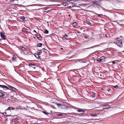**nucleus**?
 <instances>
[{
  "instance_id": "1",
  "label": "nucleus",
  "mask_w": 124,
  "mask_h": 124,
  "mask_svg": "<svg viewBox=\"0 0 124 124\" xmlns=\"http://www.w3.org/2000/svg\"><path fill=\"white\" fill-rule=\"evenodd\" d=\"M116 44L117 45L121 47H122L123 46V43L121 41L117 40L115 42Z\"/></svg>"
},
{
  "instance_id": "2",
  "label": "nucleus",
  "mask_w": 124,
  "mask_h": 124,
  "mask_svg": "<svg viewBox=\"0 0 124 124\" xmlns=\"http://www.w3.org/2000/svg\"><path fill=\"white\" fill-rule=\"evenodd\" d=\"M105 57L104 56H101L100 58H98L97 59V61L100 62H104L105 60Z\"/></svg>"
},
{
  "instance_id": "3",
  "label": "nucleus",
  "mask_w": 124,
  "mask_h": 124,
  "mask_svg": "<svg viewBox=\"0 0 124 124\" xmlns=\"http://www.w3.org/2000/svg\"><path fill=\"white\" fill-rule=\"evenodd\" d=\"M0 35L2 39L4 40H5L6 39V36L2 32H0Z\"/></svg>"
},
{
  "instance_id": "4",
  "label": "nucleus",
  "mask_w": 124,
  "mask_h": 124,
  "mask_svg": "<svg viewBox=\"0 0 124 124\" xmlns=\"http://www.w3.org/2000/svg\"><path fill=\"white\" fill-rule=\"evenodd\" d=\"M110 107L109 105L106 104L103 106L102 108L103 109H108L110 108Z\"/></svg>"
},
{
  "instance_id": "5",
  "label": "nucleus",
  "mask_w": 124,
  "mask_h": 124,
  "mask_svg": "<svg viewBox=\"0 0 124 124\" xmlns=\"http://www.w3.org/2000/svg\"><path fill=\"white\" fill-rule=\"evenodd\" d=\"M0 87L3 88L5 90L9 89L7 86L4 85H0Z\"/></svg>"
},
{
  "instance_id": "6",
  "label": "nucleus",
  "mask_w": 124,
  "mask_h": 124,
  "mask_svg": "<svg viewBox=\"0 0 124 124\" xmlns=\"http://www.w3.org/2000/svg\"><path fill=\"white\" fill-rule=\"evenodd\" d=\"M80 113V114H83L85 112V111L82 110V109H79L77 110Z\"/></svg>"
},
{
  "instance_id": "7",
  "label": "nucleus",
  "mask_w": 124,
  "mask_h": 124,
  "mask_svg": "<svg viewBox=\"0 0 124 124\" xmlns=\"http://www.w3.org/2000/svg\"><path fill=\"white\" fill-rule=\"evenodd\" d=\"M18 57V56L17 55H13L12 59L13 60H16Z\"/></svg>"
},
{
  "instance_id": "8",
  "label": "nucleus",
  "mask_w": 124,
  "mask_h": 124,
  "mask_svg": "<svg viewBox=\"0 0 124 124\" xmlns=\"http://www.w3.org/2000/svg\"><path fill=\"white\" fill-rule=\"evenodd\" d=\"M62 5L64 6H66L68 5H69V2H66L65 3H62Z\"/></svg>"
},
{
  "instance_id": "9",
  "label": "nucleus",
  "mask_w": 124,
  "mask_h": 124,
  "mask_svg": "<svg viewBox=\"0 0 124 124\" xmlns=\"http://www.w3.org/2000/svg\"><path fill=\"white\" fill-rule=\"evenodd\" d=\"M15 108H13L12 107H9L8 109H6V111H8V110H13L14 109H15Z\"/></svg>"
},
{
  "instance_id": "10",
  "label": "nucleus",
  "mask_w": 124,
  "mask_h": 124,
  "mask_svg": "<svg viewBox=\"0 0 124 124\" xmlns=\"http://www.w3.org/2000/svg\"><path fill=\"white\" fill-rule=\"evenodd\" d=\"M34 56H35L37 59H41L40 58V56L39 55H34Z\"/></svg>"
},
{
  "instance_id": "11",
  "label": "nucleus",
  "mask_w": 124,
  "mask_h": 124,
  "mask_svg": "<svg viewBox=\"0 0 124 124\" xmlns=\"http://www.w3.org/2000/svg\"><path fill=\"white\" fill-rule=\"evenodd\" d=\"M9 87H10V88L12 89L13 91H15L16 90V88H15L13 87L11 85H9Z\"/></svg>"
},
{
  "instance_id": "12",
  "label": "nucleus",
  "mask_w": 124,
  "mask_h": 124,
  "mask_svg": "<svg viewBox=\"0 0 124 124\" xmlns=\"http://www.w3.org/2000/svg\"><path fill=\"white\" fill-rule=\"evenodd\" d=\"M61 107L62 108H67V107H67L64 104H62V105L61 106Z\"/></svg>"
},
{
  "instance_id": "13",
  "label": "nucleus",
  "mask_w": 124,
  "mask_h": 124,
  "mask_svg": "<svg viewBox=\"0 0 124 124\" xmlns=\"http://www.w3.org/2000/svg\"><path fill=\"white\" fill-rule=\"evenodd\" d=\"M20 48L23 51H24L26 49V48L25 47L23 46H20Z\"/></svg>"
},
{
  "instance_id": "14",
  "label": "nucleus",
  "mask_w": 124,
  "mask_h": 124,
  "mask_svg": "<svg viewBox=\"0 0 124 124\" xmlns=\"http://www.w3.org/2000/svg\"><path fill=\"white\" fill-rule=\"evenodd\" d=\"M63 38H65V39H68V36L66 34L64 35L63 36Z\"/></svg>"
},
{
  "instance_id": "15",
  "label": "nucleus",
  "mask_w": 124,
  "mask_h": 124,
  "mask_svg": "<svg viewBox=\"0 0 124 124\" xmlns=\"http://www.w3.org/2000/svg\"><path fill=\"white\" fill-rule=\"evenodd\" d=\"M90 115L91 116L93 117H96L97 116V115L96 114H90Z\"/></svg>"
},
{
  "instance_id": "16",
  "label": "nucleus",
  "mask_w": 124,
  "mask_h": 124,
  "mask_svg": "<svg viewBox=\"0 0 124 124\" xmlns=\"http://www.w3.org/2000/svg\"><path fill=\"white\" fill-rule=\"evenodd\" d=\"M18 120V119L17 118H15V119L14 121L15 124L19 122Z\"/></svg>"
},
{
  "instance_id": "17",
  "label": "nucleus",
  "mask_w": 124,
  "mask_h": 124,
  "mask_svg": "<svg viewBox=\"0 0 124 124\" xmlns=\"http://www.w3.org/2000/svg\"><path fill=\"white\" fill-rule=\"evenodd\" d=\"M36 66V64H32L31 63V67L34 68V69H35L36 68V67L35 66Z\"/></svg>"
},
{
  "instance_id": "18",
  "label": "nucleus",
  "mask_w": 124,
  "mask_h": 124,
  "mask_svg": "<svg viewBox=\"0 0 124 124\" xmlns=\"http://www.w3.org/2000/svg\"><path fill=\"white\" fill-rule=\"evenodd\" d=\"M3 114L6 116H9L7 114V111L4 112L3 113Z\"/></svg>"
},
{
  "instance_id": "19",
  "label": "nucleus",
  "mask_w": 124,
  "mask_h": 124,
  "mask_svg": "<svg viewBox=\"0 0 124 124\" xmlns=\"http://www.w3.org/2000/svg\"><path fill=\"white\" fill-rule=\"evenodd\" d=\"M20 19L22 20L23 21H25V18L24 16H22L20 17Z\"/></svg>"
},
{
  "instance_id": "20",
  "label": "nucleus",
  "mask_w": 124,
  "mask_h": 124,
  "mask_svg": "<svg viewBox=\"0 0 124 124\" xmlns=\"http://www.w3.org/2000/svg\"><path fill=\"white\" fill-rule=\"evenodd\" d=\"M37 38L39 40H41L42 39V37L40 35H38L37 36Z\"/></svg>"
},
{
  "instance_id": "21",
  "label": "nucleus",
  "mask_w": 124,
  "mask_h": 124,
  "mask_svg": "<svg viewBox=\"0 0 124 124\" xmlns=\"http://www.w3.org/2000/svg\"><path fill=\"white\" fill-rule=\"evenodd\" d=\"M42 45V43H39L38 44V47H41Z\"/></svg>"
},
{
  "instance_id": "22",
  "label": "nucleus",
  "mask_w": 124,
  "mask_h": 124,
  "mask_svg": "<svg viewBox=\"0 0 124 124\" xmlns=\"http://www.w3.org/2000/svg\"><path fill=\"white\" fill-rule=\"evenodd\" d=\"M77 23L76 22H74L72 24L73 26H75L76 25H77Z\"/></svg>"
},
{
  "instance_id": "23",
  "label": "nucleus",
  "mask_w": 124,
  "mask_h": 124,
  "mask_svg": "<svg viewBox=\"0 0 124 124\" xmlns=\"http://www.w3.org/2000/svg\"><path fill=\"white\" fill-rule=\"evenodd\" d=\"M38 53L36 54H40L42 53V51L41 50H39L38 52Z\"/></svg>"
},
{
  "instance_id": "24",
  "label": "nucleus",
  "mask_w": 124,
  "mask_h": 124,
  "mask_svg": "<svg viewBox=\"0 0 124 124\" xmlns=\"http://www.w3.org/2000/svg\"><path fill=\"white\" fill-rule=\"evenodd\" d=\"M44 33L46 34H48L49 33V31L48 30H46L45 31Z\"/></svg>"
},
{
  "instance_id": "25",
  "label": "nucleus",
  "mask_w": 124,
  "mask_h": 124,
  "mask_svg": "<svg viewBox=\"0 0 124 124\" xmlns=\"http://www.w3.org/2000/svg\"><path fill=\"white\" fill-rule=\"evenodd\" d=\"M43 112L44 114H46V115H47L49 114V113L47 112H45V111H43Z\"/></svg>"
},
{
  "instance_id": "26",
  "label": "nucleus",
  "mask_w": 124,
  "mask_h": 124,
  "mask_svg": "<svg viewBox=\"0 0 124 124\" xmlns=\"http://www.w3.org/2000/svg\"><path fill=\"white\" fill-rule=\"evenodd\" d=\"M111 90V89L110 88H108L107 89V91H108V94H109V95L110 94L109 93H108L109 91H110Z\"/></svg>"
},
{
  "instance_id": "27",
  "label": "nucleus",
  "mask_w": 124,
  "mask_h": 124,
  "mask_svg": "<svg viewBox=\"0 0 124 124\" xmlns=\"http://www.w3.org/2000/svg\"><path fill=\"white\" fill-rule=\"evenodd\" d=\"M92 46V47H90L85 48L84 49H89V48H93V47H94V46Z\"/></svg>"
},
{
  "instance_id": "28",
  "label": "nucleus",
  "mask_w": 124,
  "mask_h": 124,
  "mask_svg": "<svg viewBox=\"0 0 124 124\" xmlns=\"http://www.w3.org/2000/svg\"><path fill=\"white\" fill-rule=\"evenodd\" d=\"M56 104L58 106H61L62 104H61L60 103H56Z\"/></svg>"
},
{
  "instance_id": "29",
  "label": "nucleus",
  "mask_w": 124,
  "mask_h": 124,
  "mask_svg": "<svg viewBox=\"0 0 124 124\" xmlns=\"http://www.w3.org/2000/svg\"><path fill=\"white\" fill-rule=\"evenodd\" d=\"M114 87L115 88H117L119 87V86H118L117 85H116L115 86H114Z\"/></svg>"
},
{
  "instance_id": "30",
  "label": "nucleus",
  "mask_w": 124,
  "mask_h": 124,
  "mask_svg": "<svg viewBox=\"0 0 124 124\" xmlns=\"http://www.w3.org/2000/svg\"><path fill=\"white\" fill-rule=\"evenodd\" d=\"M87 23L88 24H89L90 25H91V24H92L91 23L89 22H87Z\"/></svg>"
},
{
  "instance_id": "31",
  "label": "nucleus",
  "mask_w": 124,
  "mask_h": 124,
  "mask_svg": "<svg viewBox=\"0 0 124 124\" xmlns=\"http://www.w3.org/2000/svg\"><path fill=\"white\" fill-rule=\"evenodd\" d=\"M4 92L3 91H2L1 90H0V93L1 94H3V93Z\"/></svg>"
},
{
  "instance_id": "32",
  "label": "nucleus",
  "mask_w": 124,
  "mask_h": 124,
  "mask_svg": "<svg viewBox=\"0 0 124 124\" xmlns=\"http://www.w3.org/2000/svg\"><path fill=\"white\" fill-rule=\"evenodd\" d=\"M5 93H6L4 92L3 93V94H2V96H3L5 95Z\"/></svg>"
},
{
  "instance_id": "33",
  "label": "nucleus",
  "mask_w": 124,
  "mask_h": 124,
  "mask_svg": "<svg viewBox=\"0 0 124 124\" xmlns=\"http://www.w3.org/2000/svg\"><path fill=\"white\" fill-rule=\"evenodd\" d=\"M67 6L68 7H71V5H70V2H69V5H67Z\"/></svg>"
},
{
  "instance_id": "34",
  "label": "nucleus",
  "mask_w": 124,
  "mask_h": 124,
  "mask_svg": "<svg viewBox=\"0 0 124 124\" xmlns=\"http://www.w3.org/2000/svg\"><path fill=\"white\" fill-rule=\"evenodd\" d=\"M57 116H63V115L62 114H59Z\"/></svg>"
},
{
  "instance_id": "35",
  "label": "nucleus",
  "mask_w": 124,
  "mask_h": 124,
  "mask_svg": "<svg viewBox=\"0 0 124 124\" xmlns=\"http://www.w3.org/2000/svg\"><path fill=\"white\" fill-rule=\"evenodd\" d=\"M99 74L100 75L101 77H102V76H103V74H101L100 73H99Z\"/></svg>"
},
{
  "instance_id": "36",
  "label": "nucleus",
  "mask_w": 124,
  "mask_h": 124,
  "mask_svg": "<svg viewBox=\"0 0 124 124\" xmlns=\"http://www.w3.org/2000/svg\"><path fill=\"white\" fill-rule=\"evenodd\" d=\"M112 62V63L113 64H114L116 63V62H115L114 61H113Z\"/></svg>"
},
{
  "instance_id": "37",
  "label": "nucleus",
  "mask_w": 124,
  "mask_h": 124,
  "mask_svg": "<svg viewBox=\"0 0 124 124\" xmlns=\"http://www.w3.org/2000/svg\"><path fill=\"white\" fill-rule=\"evenodd\" d=\"M49 0L51 1L54 2L55 1V0Z\"/></svg>"
},
{
  "instance_id": "38",
  "label": "nucleus",
  "mask_w": 124,
  "mask_h": 124,
  "mask_svg": "<svg viewBox=\"0 0 124 124\" xmlns=\"http://www.w3.org/2000/svg\"><path fill=\"white\" fill-rule=\"evenodd\" d=\"M31 63H29V65L30 66H31Z\"/></svg>"
},
{
  "instance_id": "39",
  "label": "nucleus",
  "mask_w": 124,
  "mask_h": 124,
  "mask_svg": "<svg viewBox=\"0 0 124 124\" xmlns=\"http://www.w3.org/2000/svg\"><path fill=\"white\" fill-rule=\"evenodd\" d=\"M93 3L94 4V5H95L97 4L95 2H93Z\"/></svg>"
},
{
  "instance_id": "40",
  "label": "nucleus",
  "mask_w": 124,
  "mask_h": 124,
  "mask_svg": "<svg viewBox=\"0 0 124 124\" xmlns=\"http://www.w3.org/2000/svg\"><path fill=\"white\" fill-rule=\"evenodd\" d=\"M77 33H78V34H80V33H81L80 32H79V31H78L77 32Z\"/></svg>"
},
{
  "instance_id": "41",
  "label": "nucleus",
  "mask_w": 124,
  "mask_h": 124,
  "mask_svg": "<svg viewBox=\"0 0 124 124\" xmlns=\"http://www.w3.org/2000/svg\"><path fill=\"white\" fill-rule=\"evenodd\" d=\"M34 31L35 32V33H37V32L35 30H34Z\"/></svg>"
},
{
  "instance_id": "42",
  "label": "nucleus",
  "mask_w": 124,
  "mask_h": 124,
  "mask_svg": "<svg viewBox=\"0 0 124 124\" xmlns=\"http://www.w3.org/2000/svg\"><path fill=\"white\" fill-rule=\"evenodd\" d=\"M105 36H106V37H107V34H105Z\"/></svg>"
},
{
  "instance_id": "43",
  "label": "nucleus",
  "mask_w": 124,
  "mask_h": 124,
  "mask_svg": "<svg viewBox=\"0 0 124 124\" xmlns=\"http://www.w3.org/2000/svg\"><path fill=\"white\" fill-rule=\"evenodd\" d=\"M3 97V96H2V95H1V96H0V97Z\"/></svg>"
},
{
  "instance_id": "44",
  "label": "nucleus",
  "mask_w": 124,
  "mask_h": 124,
  "mask_svg": "<svg viewBox=\"0 0 124 124\" xmlns=\"http://www.w3.org/2000/svg\"><path fill=\"white\" fill-rule=\"evenodd\" d=\"M61 49H62V50H63V48H61Z\"/></svg>"
},
{
  "instance_id": "45",
  "label": "nucleus",
  "mask_w": 124,
  "mask_h": 124,
  "mask_svg": "<svg viewBox=\"0 0 124 124\" xmlns=\"http://www.w3.org/2000/svg\"><path fill=\"white\" fill-rule=\"evenodd\" d=\"M82 28H81L80 29L81 30H82Z\"/></svg>"
},
{
  "instance_id": "46",
  "label": "nucleus",
  "mask_w": 124,
  "mask_h": 124,
  "mask_svg": "<svg viewBox=\"0 0 124 124\" xmlns=\"http://www.w3.org/2000/svg\"><path fill=\"white\" fill-rule=\"evenodd\" d=\"M100 15H99H99H98V16H100Z\"/></svg>"
},
{
  "instance_id": "47",
  "label": "nucleus",
  "mask_w": 124,
  "mask_h": 124,
  "mask_svg": "<svg viewBox=\"0 0 124 124\" xmlns=\"http://www.w3.org/2000/svg\"><path fill=\"white\" fill-rule=\"evenodd\" d=\"M26 123H28V122L27 121H26Z\"/></svg>"
},
{
  "instance_id": "48",
  "label": "nucleus",
  "mask_w": 124,
  "mask_h": 124,
  "mask_svg": "<svg viewBox=\"0 0 124 124\" xmlns=\"http://www.w3.org/2000/svg\"><path fill=\"white\" fill-rule=\"evenodd\" d=\"M122 52H124V51H122Z\"/></svg>"
},
{
  "instance_id": "49",
  "label": "nucleus",
  "mask_w": 124,
  "mask_h": 124,
  "mask_svg": "<svg viewBox=\"0 0 124 124\" xmlns=\"http://www.w3.org/2000/svg\"><path fill=\"white\" fill-rule=\"evenodd\" d=\"M90 123V122H89V123H87V124H88V123Z\"/></svg>"
},
{
  "instance_id": "50",
  "label": "nucleus",
  "mask_w": 124,
  "mask_h": 124,
  "mask_svg": "<svg viewBox=\"0 0 124 124\" xmlns=\"http://www.w3.org/2000/svg\"><path fill=\"white\" fill-rule=\"evenodd\" d=\"M92 55V54H91V55Z\"/></svg>"
}]
</instances>
